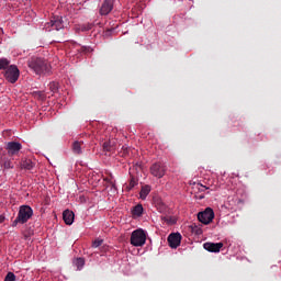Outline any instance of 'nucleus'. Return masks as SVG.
Listing matches in <instances>:
<instances>
[{
    "label": "nucleus",
    "instance_id": "obj_1",
    "mask_svg": "<svg viewBox=\"0 0 281 281\" xmlns=\"http://www.w3.org/2000/svg\"><path fill=\"white\" fill-rule=\"evenodd\" d=\"M29 67L32 69L37 76L47 75L52 72V66L44 58L32 57L29 61Z\"/></svg>",
    "mask_w": 281,
    "mask_h": 281
},
{
    "label": "nucleus",
    "instance_id": "obj_2",
    "mask_svg": "<svg viewBox=\"0 0 281 281\" xmlns=\"http://www.w3.org/2000/svg\"><path fill=\"white\" fill-rule=\"evenodd\" d=\"M32 216H34V210H32L30 205H21L18 216L12 222V227H16V225H25Z\"/></svg>",
    "mask_w": 281,
    "mask_h": 281
},
{
    "label": "nucleus",
    "instance_id": "obj_3",
    "mask_svg": "<svg viewBox=\"0 0 281 281\" xmlns=\"http://www.w3.org/2000/svg\"><path fill=\"white\" fill-rule=\"evenodd\" d=\"M20 76L21 71L19 70V67H16V65H10L7 70L3 71V77L11 85H14L19 80Z\"/></svg>",
    "mask_w": 281,
    "mask_h": 281
},
{
    "label": "nucleus",
    "instance_id": "obj_4",
    "mask_svg": "<svg viewBox=\"0 0 281 281\" xmlns=\"http://www.w3.org/2000/svg\"><path fill=\"white\" fill-rule=\"evenodd\" d=\"M131 245L142 247L146 245V233L143 229H136L131 235Z\"/></svg>",
    "mask_w": 281,
    "mask_h": 281
},
{
    "label": "nucleus",
    "instance_id": "obj_5",
    "mask_svg": "<svg viewBox=\"0 0 281 281\" xmlns=\"http://www.w3.org/2000/svg\"><path fill=\"white\" fill-rule=\"evenodd\" d=\"M198 220L203 225H210L214 221V210L212 207H206L204 211L198 213Z\"/></svg>",
    "mask_w": 281,
    "mask_h": 281
},
{
    "label": "nucleus",
    "instance_id": "obj_6",
    "mask_svg": "<svg viewBox=\"0 0 281 281\" xmlns=\"http://www.w3.org/2000/svg\"><path fill=\"white\" fill-rule=\"evenodd\" d=\"M150 173L153 177L161 179L166 175V165L164 162H156L150 167Z\"/></svg>",
    "mask_w": 281,
    "mask_h": 281
},
{
    "label": "nucleus",
    "instance_id": "obj_7",
    "mask_svg": "<svg viewBox=\"0 0 281 281\" xmlns=\"http://www.w3.org/2000/svg\"><path fill=\"white\" fill-rule=\"evenodd\" d=\"M21 148H23V145H21V143L19 142L7 143V150L10 157H14V155H19V153L21 151Z\"/></svg>",
    "mask_w": 281,
    "mask_h": 281
},
{
    "label": "nucleus",
    "instance_id": "obj_8",
    "mask_svg": "<svg viewBox=\"0 0 281 281\" xmlns=\"http://www.w3.org/2000/svg\"><path fill=\"white\" fill-rule=\"evenodd\" d=\"M114 3H115V0H104L100 8V14L102 16H106V14H111V12L113 11Z\"/></svg>",
    "mask_w": 281,
    "mask_h": 281
},
{
    "label": "nucleus",
    "instance_id": "obj_9",
    "mask_svg": "<svg viewBox=\"0 0 281 281\" xmlns=\"http://www.w3.org/2000/svg\"><path fill=\"white\" fill-rule=\"evenodd\" d=\"M168 243H169V247H171V249H177V247H179V245H181V234L180 233H171L168 236Z\"/></svg>",
    "mask_w": 281,
    "mask_h": 281
},
{
    "label": "nucleus",
    "instance_id": "obj_10",
    "mask_svg": "<svg viewBox=\"0 0 281 281\" xmlns=\"http://www.w3.org/2000/svg\"><path fill=\"white\" fill-rule=\"evenodd\" d=\"M46 27H52V30H63L65 25L63 24V18L60 16H54L52 20L46 24Z\"/></svg>",
    "mask_w": 281,
    "mask_h": 281
},
{
    "label": "nucleus",
    "instance_id": "obj_11",
    "mask_svg": "<svg viewBox=\"0 0 281 281\" xmlns=\"http://www.w3.org/2000/svg\"><path fill=\"white\" fill-rule=\"evenodd\" d=\"M203 247L211 254H218L223 249V243H204Z\"/></svg>",
    "mask_w": 281,
    "mask_h": 281
},
{
    "label": "nucleus",
    "instance_id": "obj_12",
    "mask_svg": "<svg viewBox=\"0 0 281 281\" xmlns=\"http://www.w3.org/2000/svg\"><path fill=\"white\" fill-rule=\"evenodd\" d=\"M63 218L66 225H74L75 214L72 213V211L66 210L63 213Z\"/></svg>",
    "mask_w": 281,
    "mask_h": 281
},
{
    "label": "nucleus",
    "instance_id": "obj_13",
    "mask_svg": "<svg viewBox=\"0 0 281 281\" xmlns=\"http://www.w3.org/2000/svg\"><path fill=\"white\" fill-rule=\"evenodd\" d=\"M104 153H113L115 150V140H105L102 145Z\"/></svg>",
    "mask_w": 281,
    "mask_h": 281
},
{
    "label": "nucleus",
    "instance_id": "obj_14",
    "mask_svg": "<svg viewBox=\"0 0 281 281\" xmlns=\"http://www.w3.org/2000/svg\"><path fill=\"white\" fill-rule=\"evenodd\" d=\"M20 166L23 170H32L34 168V164L32 159L24 158L21 160Z\"/></svg>",
    "mask_w": 281,
    "mask_h": 281
},
{
    "label": "nucleus",
    "instance_id": "obj_15",
    "mask_svg": "<svg viewBox=\"0 0 281 281\" xmlns=\"http://www.w3.org/2000/svg\"><path fill=\"white\" fill-rule=\"evenodd\" d=\"M72 151L75 153V155H81L82 154V143L76 140L72 144Z\"/></svg>",
    "mask_w": 281,
    "mask_h": 281
},
{
    "label": "nucleus",
    "instance_id": "obj_16",
    "mask_svg": "<svg viewBox=\"0 0 281 281\" xmlns=\"http://www.w3.org/2000/svg\"><path fill=\"white\" fill-rule=\"evenodd\" d=\"M133 216H142L144 214V206L142 204H137L132 210Z\"/></svg>",
    "mask_w": 281,
    "mask_h": 281
},
{
    "label": "nucleus",
    "instance_id": "obj_17",
    "mask_svg": "<svg viewBox=\"0 0 281 281\" xmlns=\"http://www.w3.org/2000/svg\"><path fill=\"white\" fill-rule=\"evenodd\" d=\"M148 194H150V186L142 187V190L139 192L140 199L143 201L146 200V196H148Z\"/></svg>",
    "mask_w": 281,
    "mask_h": 281
},
{
    "label": "nucleus",
    "instance_id": "obj_18",
    "mask_svg": "<svg viewBox=\"0 0 281 281\" xmlns=\"http://www.w3.org/2000/svg\"><path fill=\"white\" fill-rule=\"evenodd\" d=\"M10 67V59L8 58H0V71L1 70H8V68Z\"/></svg>",
    "mask_w": 281,
    "mask_h": 281
},
{
    "label": "nucleus",
    "instance_id": "obj_19",
    "mask_svg": "<svg viewBox=\"0 0 281 281\" xmlns=\"http://www.w3.org/2000/svg\"><path fill=\"white\" fill-rule=\"evenodd\" d=\"M74 265L75 267H77L78 271H80L82 269V267H85V258H77L74 260Z\"/></svg>",
    "mask_w": 281,
    "mask_h": 281
},
{
    "label": "nucleus",
    "instance_id": "obj_20",
    "mask_svg": "<svg viewBox=\"0 0 281 281\" xmlns=\"http://www.w3.org/2000/svg\"><path fill=\"white\" fill-rule=\"evenodd\" d=\"M135 186H137V179H135V177H132L130 180V186H126L125 190H127V192H131V190L135 188Z\"/></svg>",
    "mask_w": 281,
    "mask_h": 281
},
{
    "label": "nucleus",
    "instance_id": "obj_21",
    "mask_svg": "<svg viewBox=\"0 0 281 281\" xmlns=\"http://www.w3.org/2000/svg\"><path fill=\"white\" fill-rule=\"evenodd\" d=\"M104 181L109 183V186H111L113 190H117V188L115 187V180H113V176L104 178Z\"/></svg>",
    "mask_w": 281,
    "mask_h": 281
},
{
    "label": "nucleus",
    "instance_id": "obj_22",
    "mask_svg": "<svg viewBox=\"0 0 281 281\" xmlns=\"http://www.w3.org/2000/svg\"><path fill=\"white\" fill-rule=\"evenodd\" d=\"M4 281H16V276L13 272H8Z\"/></svg>",
    "mask_w": 281,
    "mask_h": 281
},
{
    "label": "nucleus",
    "instance_id": "obj_23",
    "mask_svg": "<svg viewBox=\"0 0 281 281\" xmlns=\"http://www.w3.org/2000/svg\"><path fill=\"white\" fill-rule=\"evenodd\" d=\"M102 243H104L103 239H95L93 243H92V247L94 249H98V247L102 246Z\"/></svg>",
    "mask_w": 281,
    "mask_h": 281
},
{
    "label": "nucleus",
    "instance_id": "obj_24",
    "mask_svg": "<svg viewBox=\"0 0 281 281\" xmlns=\"http://www.w3.org/2000/svg\"><path fill=\"white\" fill-rule=\"evenodd\" d=\"M196 188H198L199 192H205V190H210V188H207L201 183H198Z\"/></svg>",
    "mask_w": 281,
    "mask_h": 281
},
{
    "label": "nucleus",
    "instance_id": "obj_25",
    "mask_svg": "<svg viewBox=\"0 0 281 281\" xmlns=\"http://www.w3.org/2000/svg\"><path fill=\"white\" fill-rule=\"evenodd\" d=\"M166 223H168L169 225H175V223H177V221L172 217H166L165 218Z\"/></svg>",
    "mask_w": 281,
    "mask_h": 281
},
{
    "label": "nucleus",
    "instance_id": "obj_26",
    "mask_svg": "<svg viewBox=\"0 0 281 281\" xmlns=\"http://www.w3.org/2000/svg\"><path fill=\"white\" fill-rule=\"evenodd\" d=\"M50 90H52L53 92L58 91V85H56V82L50 83Z\"/></svg>",
    "mask_w": 281,
    "mask_h": 281
},
{
    "label": "nucleus",
    "instance_id": "obj_27",
    "mask_svg": "<svg viewBox=\"0 0 281 281\" xmlns=\"http://www.w3.org/2000/svg\"><path fill=\"white\" fill-rule=\"evenodd\" d=\"M91 27H93V25L88 24L87 26H82V32H89V30H91Z\"/></svg>",
    "mask_w": 281,
    "mask_h": 281
},
{
    "label": "nucleus",
    "instance_id": "obj_28",
    "mask_svg": "<svg viewBox=\"0 0 281 281\" xmlns=\"http://www.w3.org/2000/svg\"><path fill=\"white\" fill-rule=\"evenodd\" d=\"M195 198H198L200 201L205 199V195L204 194H196Z\"/></svg>",
    "mask_w": 281,
    "mask_h": 281
},
{
    "label": "nucleus",
    "instance_id": "obj_29",
    "mask_svg": "<svg viewBox=\"0 0 281 281\" xmlns=\"http://www.w3.org/2000/svg\"><path fill=\"white\" fill-rule=\"evenodd\" d=\"M5 222V216L0 215V224Z\"/></svg>",
    "mask_w": 281,
    "mask_h": 281
},
{
    "label": "nucleus",
    "instance_id": "obj_30",
    "mask_svg": "<svg viewBox=\"0 0 281 281\" xmlns=\"http://www.w3.org/2000/svg\"><path fill=\"white\" fill-rule=\"evenodd\" d=\"M4 168H12V166H10V162H5Z\"/></svg>",
    "mask_w": 281,
    "mask_h": 281
},
{
    "label": "nucleus",
    "instance_id": "obj_31",
    "mask_svg": "<svg viewBox=\"0 0 281 281\" xmlns=\"http://www.w3.org/2000/svg\"><path fill=\"white\" fill-rule=\"evenodd\" d=\"M195 233H196L198 235L203 234V232L201 231V228H199Z\"/></svg>",
    "mask_w": 281,
    "mask_h": 281
},
{
    "label": "nucleus",
    "instance_id": "obj_32",
    "mask_svg": "<svg viewBox=\"0 0 281 281\" xmlns=\"http://www.w3.org/2000/svg\"><path fill=\"white\" fill-rule=\"evenodd\" d=\"M24 238H25L26 240H30V235H24Z\"/></svg>",
    "mask_w": 281,
    "mask_h": 281
},
{
    "label": "nucleus",
    "instance_id": "obj_33",
    "mask_svg": "<svg viewBox=\"0 0 281 281\" xmlns=\"http://www.w3.org/2000/svg\"><path fill=\"white\" fill-rule=\"evenodd\" d=\"M87 49H88L87 47H82L81 48L82 52H87Z\"/></svg>",
    "mask_w": 281,
    "mask_h": 281
}]
</instances>
